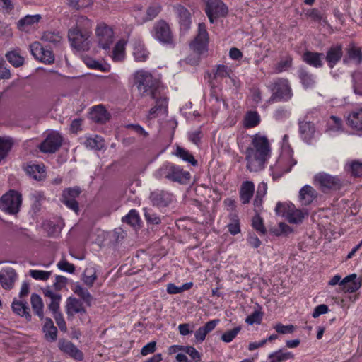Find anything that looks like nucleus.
Segmentation results:
<instances>
[{"label": "nucleus", "instance_id": "nucleus-1", "mask_svg": "<svg viewBox=\"0 0 362 362\" xmlns=\"http://www.w3.org/2000/svg\"><path fill=\"white\" fill-rule=\"evenodd\" d=\"M246 168L250 172H259L264 169L271 158L272 148L267 137L257 133L250 136V144L245 152Z\"/></svg>", "mask_w": 362, "mask_h": 362}, {"label": "nucleus", "instance_id": "nucleus-2", "mask_svg": "<svg viewBox=\"0 0 362 362\" xmlns=\"http://www.w3.org/2000/svg\"><path fill=\"white\" fill-rule=\"evenodd\" d=\"M296 164L297 160L293 156V151L288 143V136L285 134L281 144L279 155L275 163L270 166L273 178L281 177L290 172Z\"/></svg>", "mask_w": 362, "mask_h": 362}, {"label": "nucleus", "instance_id": "nucleus-3", "mask_svg": "<svg viewBox=\"0 0 362 362\" xmlns=\"http://www.w3.org/2000/svg\"><path fill=\"white\" fill-rule=\"evenodd\" d=\"M91 29L92 22L86 17H80L77 21L76 26L69 31L68 37L71 46L77 50L89 49Z\"/></svg>", "mask_w": 362, "mask_h": 362}, {"label": "nucleus", "instance_id": "nucleus-4", "mask_svg": "<svg viewBox=\"0 0 362 362\" xmlns=\"http://www.w3.org/2000/svg\"><path fill=\"white\" fill-rule=\"evenodd\" d=\"M133 76L134 83L141 94L151 95L152 98H156L158 82L149 71L140 69L135 71Z\"/></svg>", "mask_w": 362, "mask_h": 362}, {"label": "nucleus", "instance_id": "nucleus-5", "mask_svg": "<svg viewBox=\"0 0 362 362\" xmlns=\"http://www.w3.org/2000/svg\"><path fill=\"white\" fill-rule=\"evenodd\" d=\"M156 177L159 179L166 178L170 180L184 183L189 180L190 174L184 171L179 166L173 164H165L156 173Z\"/></svg>", "mask_w": 362, "mask_h": 362}, {"label": "nucleus", "instance_id": "nucleus-6", "mask_svg": "<svg viewBox=\"0 0 362 362\" xmlns=\"http://www.w3.org/2000/svg\"><path fill=\"white\" fill-rule=\"evenodd\" d=\"M276 215L285 217L286 219L291 223H300L308 212L296 209L292 203L278 202L275 207Z\"/></svg>", "mask_w": 362, "mask_h": 362}, {"label": "nucleus", "instance_id": "nucleus-7", "mask_svg": "<svg viewBox=\"0 0 362 362\" xmlns=\"http://www.w3.org/2000/svg\"><path fill=\"white\" fill-rule=\"evenodd\" d=\"M343 180L325 173H319L314 177V184L323 192L337 191L341 188Z\"/></svg>", "mask_w": 362, "mask_h": 362}, {"label": "nucleus", "instance_id": "nucleus-8", "mask_svg": "<svg viewBox=\"0 0 362 362\" xmlns=\"http://www.w3.org/2000/svg\"><path fill=\"white\" fill-rule=\"evenodd\" d=\"M272 91L269 101L279 100L287 102L290 100L293 94L290 83L286 78H277L271 85Z\"/></svg>", "mask_w": 362, "mask_h": 362}, {"label": "nucleus", "instance_id": "nucleus-9", "mask_svg": "<svg viewBox=\"0 0 362 362\" xmlns=\"http://www.w3.org/2000/svg\"><path fill=\"white\" fill-rule=\"evenodd\" d=\"M22 202L21 194L16 191L11 190L0 199V209L9 214L18 212Z\"/></svg>", "mask_w": 362, "mask_h": 362}, {"label": "nucleus", "instance_id": "nucleus-10", "mask_svg": "<svg viewBox=\"0 0 362 362\" xmlns=\"http://www.w3.org/2000/svg\"><path fill=\"white\" fill-rule=\"evenodd\" d=\"M95 42L98 46L105 50H109L114 41V32L111 27L105 23H99L95 30Z\"/></svg>", "mask_w": 362, "mask_h": 362}, {"label": "nucleus", "instance_id": "nucleus-11", "mask_svg": "<svg viewBox=\"0 0 362 362\" xmlns=\"http://www.w3.org/2000/svg\"><path fill=\"white\" fill-rule=\"evenodd\" d=\"M153 37L163 45H172L173 43V35L169 24L165 21H157L151 31Z\"/></svg>", "mask_w": 362, "mask_h": 362}, {"label": "nucleus", "instance_id": "nucleus-12", "mask_svg": "<svg viewBox=\"0 0 362 362\" xmlns=\"http://www.w3.org/2000/svg\"><path fill=\"white\" fill-rule=\"evenodd\" d=\"M205 11L209 21L213 23L217 18L225 17L228 9L221 0H208Z\"/></svg>", "mask_w": 362, "mask_h": 362}, {"label": "nucleus", "instance_id": "nucleus-13", "mask_svg": "<svg viewBox=\"0 0 362 362\" xmlns=\"http://www.w3.org/2000/svg\"><path fill=\"white\" fill-rule=\"evenodd\" d=\"M209 43V34L204 23H199L198 33L194 40L191 42V47L198 53H202L207 50Z\"/></svg>", "mask_w": 362, "mask_h": 362}, {"label": "nucleus", "instance_id": "nucleus-14", "mask_svg": "<svg viewBox=\"0 0 362 362\" xmlns=\"http://www.w3.org/2000/svg\"><path fill=\"white\" fill-rule=\"evenodd\" d=\"M62 138L57 132H51L40 144V149L45 153H54L61 146Z\"/></svg>", "mask_w": 362, "mask_h": 362}, {"label": "nucleus", "instance_id": "nucleus-15", "mask_svg": "<svg viewBox=\"0 0 362 362\" xmlns=\"http://www.w3.org/2000/svg\"><path fill=\"white\" fill-rule=\"evenodd\" d=\"M79 187L68 188L63 192L62 202L69 209L74 211L78 209V203L76 198L80 194Z\"/></svg>", "mask_w": 362, "mask_h": 362}, {"label": "nucleus", "instance_id": "nucleus-16", "mask_svg": "<svg viewBox=\"0 0 362 362\" xmlns=\"http://www.w3.org/2000/svg\"><path fill=\"white\" fill-rule=\"evenodd\" d=\"M150 198L153 205L159 207L167 206L174 200V197L171 193L159 190L152 192Z\"/></svg>", "mask_w": 362, "mask_h": 362}, {"label": "nucleus", "instance_id": "nucleus-17", "mask_svg": "<svg viewBox=\"0 0 362 362\" xmlns=\"http://www.w3.org/2000/svg\"><path fill=\"white\" fill-rule=\"evenodd\" d=\"M16 279L17 274L13 268L7 267L0 271V284L4 289H11Z\"/></svg>", "mask_w": 362, "mask_h": 362}, {"label": "nucleus", "instance_id": "nucleus-18", "mask_svg": "<svg viewBox=\"0 0 362 362\" xmlns=\"http://www.w3.org/2000/svg\"><path fill=\"white\" fill-rule=\"evenodd\" d=\"M41 18L40 14L27 15L18 21L17 28L21 31L28 33L37 26Z\"/></svg>", "mask_w": 362, "mask_h": 362}, {"label": "nucleus", "instance_id": "nucleus-19", "mask_svg": "<svg viewBox=\"0 0 362 362\" xmlns=\"http://www.w3.org/2000/svg\"><path fill=\"white\" fill-rule=\"evenodd\" d=\"M317 194L312 186L305 185L299 191L298 202L303 206H308L317 199Z\"/></svg>", "mask_w": 362, "mask_h": 362}, {"label": "nucleus", "instance_id": "nucleus-20", "mask_svg": "<svg viewBox=\"0 0 362 362\" xmlns=\"http://www.w3.org/2000/svg\"><path fill=\"white\" fill-rule=\"evenodd\" d=\"M66 313L69 320L72 318L76 314H82L86 313L83 303L74 297H69L66 300Z\"/></svg>", "mask_w": 362, "mask_h": 362}, {"label": "nucleus", "instance_id": "nucleus-21", "mask_svg": "<svg viewBox=\"0 0 362 362\" xmlns=\"http://www.w3.org/2000/svg\"><path fill=\"white\" fill-rule=\"evenodd\" d=\"M340 286L344 292L354 293L360 288L361 281L356 274H352L344 278L340 282Z\"/></svg>", "mask_w": 362, "mask_h": 362}, {"label": "nucleus", "instance_id": "nucleus-22", "mask_svg": "<svg viewBox=\"0 0 362 362\" xmlns=\"http://www.w3.org/2000/svg\"><path fill=\"white\" fill-rule=\"evenodd\" d=\"M133 56L134 60L139 62H146L149 57V52L140 40L132 42Z\"/></svg>", "mask_w": 362, "mask_h": 362}, {"label": "nucleus", "instance_id": "nucleus-23", "mask_svg": "<svg viewBox=\"0 0 362 362\" xmlns=\"http://www.w3.org/2000/svg\"><path fill=\"white\" fill-rule=\"evenodd\" d=\"M219 322L220 320L218 319L212 320L207 322L204 326L200 327L194 332L195 341L197 343L204 341L206 335L215 329Z\"/></svg>", "mask_w": 362, "mask_h": 362}, {"label": "nucleus", "instance_id": "nucleus-24", "mask_svg": "<svg viewBox=\"0 0 362 362\" xmlns=\"http://www.w3.org/2000/svg\"><path fill=\"white\" fill-rule=\"evenodd\" d=\"M347 125L355 130H362V107L353 110L346 117Z\"/></svg>", "mask_w": 362, "mask_h": 362}, {"label": "nucleus", "instance_id": "nucleus-25", "mask_svg": "<svg viewBox=\"0 0 362 362\" xmlns=\"http://www.w3.org/2000/svg\"><path fill=\"white\" fill-rule=\"evenodd\" d=\"M174 10L177 14L181 28L184 30L189 29L192 23L189 11L182 5L174 6Z\"/></svg>", "mask_w": 362, "mask_h": 362}, {"label": "nucleus", "instance_id": "nucleus-26", "mask_svg": "<svg viewBox=\"0 0 362 362\" xmlns=\"http://www.w3.org/2000/svg\"><path fill=\"white\" fill-rule=\"evenodd\" d=\"M342 54V46L341 45L332 46L327 50L325 57L328 66L333 68L340 61Z\"/></svg>", "mask_w": 362, "mask_h": 362}, {"label": "nucleus", "instance_id": "nucleus-27", "mask_svg": "<svg viewBox=\"0 0 362 362\" xmlns=\"http://www.w3.org/2000/svg\"><path fill=\"white\" fill-rule=\"evenodd\" d=\"M299 132L302 139L307 143L310 142L316 135L315 125L310 122H300L299 123Z\"/></svg>", "mask_w": 362, "mask_h": 362}, {"label": "nucleus", "instance_id": "nucleus-28", "mask_svg": "<svg viewBox=\"0 0 362 362\" xmlns=\"http://www.w3.org/2000/svg\"><path fill=\"white\" fill-rule=\"evenodd\" d=\"M59 348L62 351L76 360L81 361L83 359L82 352L70 341H60L59 342Z\"/></svg>", "mask_w": 362, "mask_h": 362}, {"label": "nucleus", "instance_id": "nucleus-29", "mask_svg": "<svg viewBox=\"0 0 362 362\" xmlns=\"http://www.w3.org/2000/svg\"><path fill=\"white\" fill-rule=\"evenodd\" d=\"M255 192V185L251 181H245L242 183L240 190V198L243 204L250 202Z\"/></svg>", "mask_w": 362, "mask_h": 362}, {"label": "nucleus", "instance_id": "nucleus-30", "mask_svg": "<svg viewBox=\"0 0 362 362\" xmlns=\"http://www.w3.org/2000/svg\"><path fill=\"white\" fill-rule=\"evenodd\" d=\"M90 119L98 123H104L109 119V115L102 105H97L91 109Z\"/></svg>", "mask_w": 362, "mask_h": 362}, {"label": "nucleus", "instance_id": "nucleus-31", "mask_svg": "<svg viewBox=\"0 0 362 362\" xmlns=\"http://www.w3.org/2000/svg\"><path fill=\"white\" fill-rule=\"evenodd\" d=\"M294 358V354L291 352L286 351L283 349H278L276 351L271 353L268 359L269 362H284L288 360H293Z\"/></svg>", "mask_w": 362, "mask_h": 362}, {"label": "nucleus", "instance_id": "nucleus-32", "mask_svg": "<svg viewBox=\"0 0 362 362\" xmlns=\"http://www.w3.org/2000/svg\"><path fill=\"white\" fill-rule=\"evenodd\" d=\"M126 44L127 42L124 40H119L116 43L111 54V58L114 62H119L124 59Z\"/></svg>", "mask_w": 362, "mask_h": 362}, {"label": "nucleus", "instance_id": "nucleus-33", "mask_svg": "<svg viewBox=\"0 0 362 362\" xmlns=\"http://www.w3.org/2000/svg\"><path fill=\"white\" fill-rule=\"evenodd\" d=\"M25 171L30 177L36 180H42L45 177V170L43 165H28Z\"/></svg>", "mask_w": 362, "mask_h": 362}, {"label": "nucleus", "instance_id": "nucleus-34", "mask_svg": "<svg viewBox=\"0 0 362 362\" xmlns=\"http://www.w3.org/2000/svg\"><path fill=\"white\" fill-rule=\"evenodd\" d=\"M323 56L321 53L306 52L303 55V59L308 64L317 68L322 66Z\"/></svg>", "mask_w": 362, "mask_h": 362}, {"label": "nucleus", "instance_id": "nucleus-35", "mask_svg": "<svg viewBox=\"0 0 362 362\" xmlns=\"http://www.w3.org/2000/svg\"><path fill=\"white\" fill-rule=\"evenodd\" d=\"M43 332L45 339L49 341H54L57 337V329L54 327L52 320L49 318H46L43 325Z\"/></svg>", "mask_w": 362, "mask_h": 362}, {"label": "nucleus", "instance_id": "nucleus-36", "mask_svg": "<svg viewBox=\"0 0 362 362\" xmlns=\"http://www.w3.org/2000/svg\"><path fill=\"white\" fill-rule=\"evenodd\" d=\"M12 309L17 315L25 317L28 320H30L31 315L26 302L14 300L12 303Z\"/></svg>", "mask_w": 362, "mask_h": 362}, {"label": "nucleus", "instance_id": "nucleus-37", "mask_svg": "<svg viewBox=\"0 0 362 362\" xmlns=\"http://www.w3.org/2000/svg\"><path fill=\"white\" fill-rule=\"evenodd\" d=\"M30 303L34 313L42 320L44 316V303L42 298L36 293L30 296Z\"/></svg>", "mask_w": 362, "mask_h": 362}, {"label": "nucleus", "instance_id": "nucleus-38", "mask_svg": "<svg viewBox=\"0 0 362 362\" xmlns=\"http://www.w3.org/2000/svg\"><path fill=\"white\" fill-rule=\"evenodd\" d=\"M327 132L329 135L334 136L342 132V121L337 116H331L327 122Z\"/></svg>", "mask_w": 362, "mask_h": 362}, {"label": "nucleus", "instance_id": "nucleus-39", "mask_svg": "<svg viewBox=\"0 0 362 362\" xmlns=\"http://www.w3.org/2000/svg\"><path fill=\"white\" fill-rule=\"evenodd\" d=\"M260 115L257 111H249L244 117V127L246 128L257 127L260 123Z\"/></svg>", "mask_w": 362, "mask_h": 362}, {"label": "nucleus", "instance_id": "nucleus-40", "mask_svg": "<svg viewBox=\"0 0 362 362\" xmlns=\"http://www.w3.org/2000/svg\"><path fill=\"white\" fill-rule=\"evenodd\" d=\"M84 145L86 148L94 150H100L104 147V140L101 136H95L86 139Z\"/></svg>", "mask_w": 362, "mask_h": 362}, {"label": "nucleus", "instance_id": "nucleus-41", "mask_svg": "<svg viewBox=\"0 0 362 362\" xmlns=\"http://www.w3.org/2000/svg\"><path fill=\"white\" fill-rule=\"evenodd\" d=\"M83 62L85 63V64L90 69H98V70H100L103 71H107L110 70L109 65H103L101 63H100L98 61H97L91 57H83Z\"/></svg>", "mask_w": 362, "mask_h": 362}, {"label": "nucleus", "instance_id": "nucleus-42", "mask_svg": "<svg viewBox=\"0 0 362 362\" xmlns=\"http://www.w3.org/2000/svg\"><path fill=\"white\" fill-rule=\"evenodd\" d=\"M140 218L139 213L135 209H132L122 218V221L128 223L134 228L139 226Z\"/></svg>", "mask_w": 362, "mask_h": 362}, {"label": "nucleus", "instance_id": "nucleus-43", "mask_svg": "<svg viewBox=\"0 0 362 362\" xmlns=\"http://www.w3.org/2000/svg\"><path fill=\"white\" fill-rule=\"evenodd\" d=\"M72 290L75 294L78 296L84 302L87 303H90L91 300V296L88 291L84 288H83L80 284H75Z\"/></svg>", "mask_w": 362, "mask_h": 362}, {"label": "nucleus", "instance_id": "nucleus-44", "mask_svg": "<svg viewBox=\"0 0 362 362\" xmlns=\"http://www.w3.org/2000/svg\"><path fill=\"white\" fill-rule=\"evenodd\" d=\"M348 59H344V64H348L349 59L355 61L357 64L360 63L362 58V54L360 49L354 46L350 47L347 49Z\"/></svg>", "mask_w": 362, "mask_h": 362}, {"label": "nucleus", "instance_id": "nucleus-45", "mask_svg": "<svg viewBox=\"0 0 362 362\" xmlns=\"http://www.w3.org/2000/svg\"><path fill=\"white\" fill-rule=\"evenodd\" d=\"M132 14L138 23L142 24L146 22V11L141 5H135Z\"/></svg>", "mask_w": 362, "mask_h": 362}, {"label": "nucleus", "instance_id": "nucleus-46", "mask_svg": "<svg viewBox=\"0 0 362 362\" xmlns=\"http://www.w3.org/2000/svg\"><path fill=\"white\" fill-rule=\"evenodd\" d=\"M301 83L305 88H312L315 83V78L313 75L301 70L299 73Z\"/></svg>", "mask_w": 362, "mask_h": 362}, {"label": "nucleus", "instance_id": "nucleus-47", "mask_svg": "<svg viewBox=\"0 0 362 362\" xmlns=\"http://www.w3.org/2000/svg\"><path fill=\"white\" fill-rule=\"evenodd\" d=\"M352 81L354 92L362 95V71H358L352 74Z\"/></svg>", "mask_w": 362, "mask_h": 362}, {"label": "nucleus", "instance_id": "nucleus-48", "mask_svg": "<svg viewBox=\"0 0 362 362\" xmlns=\"http://www.w3.org/2000/svg\"><path fill=\"white\" fill-rule=\"evenodd\" d=\"M8 61L14 66L19 67L24 63V58L16 51H11L6 55Z\"/></svg>", "mask_w": 362, "mask_h": 362}, {"label": "nucleus", "instance_id": "nucleus-49", "mask_svg": "<svg viewBox=\"0 0 362 362\" xmlns=\"http://www.w3.org/2000/svg\"><path fill=\"white\" fill-rule=\"evenodd\" d=\"M97 278L96 271L95 268H88L84 271L83 280L88 286H92Z\"/></svg>", "mask_w": 362, "mask_h": 362}, {"label": "nucleus", "instance_id": "nucleus-50", "mask_svg": "<svg viewBox=\"0 0 362 362\" xmlns=\"http://www.w3.org/2000/svg\"><path fill=\"white\" fill-rule=\"evenodd\" d=\"M161 6L158 3H153L146 9V22L154 19L160 12Z\"/></svg>", "mask_w": 362, "mask_h": 362}, {"label": "nucleus", "instance_id": "nucleus-51", "mask_svg": "<svg viewBox=\"0 0 362 362\" xmlns=\"http://www.w3.org/2000/svg\"><path fill=\"white\" fill-rule=\"evenodd\" d=\"M176 156L182 158L183 160L188 162L189 163L196 165L197 164V160L194 159L193 156L185 149L177 147L176 150Z\"/></svg>", "mask_w": 362, "mask_h": 362}, {"label": "nucleus", "instance_id": "nucleus-52", "mask_svg": "<svg viewBox=\"0 0 362 362\" xmlns=\"http://www.w3.org/2000/svg\"><path fill=\"white\" fill-rule=\"evenodd\" d=\"M52 272L31 269L29 271V275L37 281H47L49 279Z\"/></svg>", "mask_w": 362, "mask_h": 362}, {"label": "nucleus", "instance_id": "nucleus-53", "mask_svg": "<svg viewBox=\"0 0 362 362\" xmlns=\"http://www.w3.org/2000/svg\"><path fill=\"white\" fill-rule=\"evenodd\" d=\"M154 99L156 100V105L149 110L148 117L151 118L154 117L158 110L165 108L167 106V100L165 97H158L157 93L156 98Z\"/></svg>", "mask_w": 362, "mask_h": 362}, {"label": "nucleus", "instance_id": "nucleus-54", "mask_svg": "<svg viewBox=\"0 0 362 362\" xmlns=\"http://www.w3.org/2000/svg\"><path fill=\"white\" fill-rule=\"evenodd\" d=\"M241 326H237L231 330L226 331L221 335V340L226 343L232 341L240 332Z\"/></svg>", "mask_w": 362, "mask_h": 362}, {"label": "nucleus", "instance_id": "nucleus-55", "mask_svg": "<svg viewBox=\"0 0 362 362\" xmlns=\"http://www.w3.org/2000/svg\"><path fill=\"white\" fill-rule=\"evenodd\" d=\"M354 177H362V162L354 160L349 164L348 170Z\"/></svg>", "mask_w": 362, "mask_h": 362}, {"label": "nucleus", "instance_id": "nucleus-56", "mask_svg": "<svg viewBox=\"0 0 362 362\" xmlns=\"http://www.w3.org/2000/svg\"><path fill=\"white\" fill-rule=\"evenodd\" d=\"M292 65V59L290 57H287L285 59L280 61L275 66V71L276 73H281L288 70Z\"/></svg>", "mask_w": 362, "mask_h": 362}, {"label": "nucleus", "instance_id": "nucleus-57", "mask_svg": "<svg viewBox=\"0 0 362 362\" xmlns=\"http://www.w3.org/2000/svg\"><path fill=\"white\" fill-rule=\"evenodd\" d=\"M144 217L148 223L158 225L161 221L160 216L150 209H144Z\"/></svg>", "mask_w": 362, "mask_h": 362}, {"label": "nucleus", "instance_id": "nucleus-58", "mask_svg": "<svg viewBox=\"0 0 362 362\" xmlns=\"http://www.w3.org/2000/svg\"><path fill=\"white\" fill-rule=\"evenodd\" d=\"M252 224L253 228L262 234H264L266 231L263 224L262 218L260 217L259 213H256V215L252 220Z\"/></svg>", "mask_w": 362, "mask_h": 362}, {"label": "nucleus", "instance_id": "nucleus-59", "mask_svg": "<svg viewBox=\"0 0 362 362\" xmlns=\"http://www.w3.org/2000/svg\"><path fill=\"white\" fill-rule=\"evenodd\" d=\"M229 232L233 235H237L240 233L239 220L237 216L233 215L231 218V222L228 225Z\"/></svg>", "mask_w": 362, "mask_h": 362}, {"label": "nucleus", "instance_id": "nucleus-60", "mask_svg": "<svg viewBox=\"0 0 362 362\" xmlns=\"http://www.w3.org/2000/svg\"><path fill=\"white\" fill-rule=\"evenodd\" d=\"M59 269L72 274L75 271V267L73 264L68 262L64 258H62L57 264Z\"/></svg>", "mask_w": 362, "mask_h": 362}, {"label": "nucleus", "instance_id": "nucleus-61", "mask_svg": "<svg viewBox=\"0 0 362 362\" xmlns=\"http://www.w3.org/2000/svg\"><path fill=\"white\" fill-rule=\"evenodd\" d=\"M289 116L290 111L286 107H279L274 112V118L278 121L284 120Z\"/></svg>", "mask_w": 362, "mask_h": 362}, {"label": "nucleus", "instance_id": "nucleus-62", "mask_svg": "<svg viewBox=\"0 0 362 362\" xmlns=\"http://www.w3.org/2000/svg\"><path fill=\"white\" fill-rule=\"evenodd\" d=\"M184 351L189 355L194 361L198 362L201 361V354L194 347L191 346H185Z\"/></svg>", "mask_w": 362, "mask_h": 362}, {"label": "nucleus", "instance_id": "nucleus-63", "mask_svg": "<svg viewBox=\"0 0 362 362\" xmlns=\"http://www.w3.org/2000/svg\"><path fill=\"white\" fill-rule=\"evenodd\" d=\"M275 330L279 334H290L293 333L295 327L292 325H284L281 323H278L274 327Z\"/></svg>", "mask_w": 362, "mask_h": 362}, {"label": "nucleus", "instance_id": "nucleus-64", "mask_svg": "<svg viewBox=\"0 0 362 362\" xmlns=\"http://www.w3.org/2000/svg\"><path fill=\"white\" fill-rule=\"evenodd\" d=\"M262 320V314L259 311H255L247 317L245 322L248 325L260 324Z\"/></svg>", "mask_w": 362, "mask_h": 362}]
</instances>
